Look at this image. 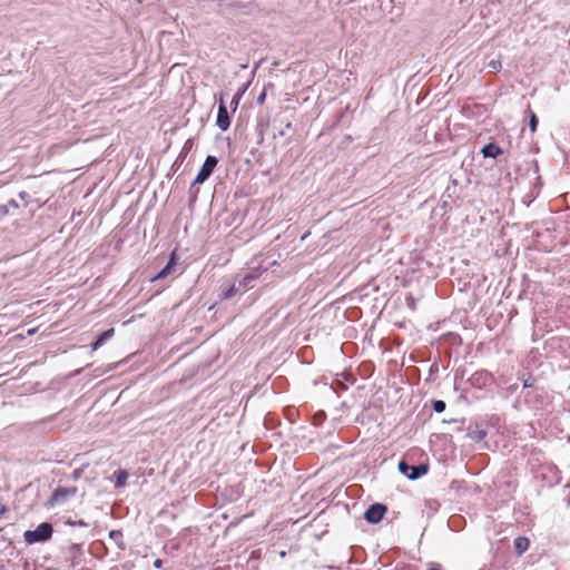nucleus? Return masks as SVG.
I'll return each mask as SVG.
<instances>
[{
    "mask_svg": "<svg viewBox=\"0 0 570 570\" xmlns=\"http://www.w3.org/2000/svg\"><path fill=\"white\" fill-rule=\"evenodd\" d=\"M52 531V525L48 522H43L39 524L35 530L26 531L23 538L29 544H32L50 539Z\"/></svg>",
    "mask_w": 570,
    "mask_h": 570,
    "instance_id": "f257e3e1",
    "label": "nucleus"
},
{
    "mask_svg": "<svg viewBox=\"0 0 570 570\" xmlns=\"http://www.w3.org/2000/svg\"><path fill=\"white\" fill-rule=\"evenodd\" d=\"M218 164V159L215 156L208 155L200 167L196 178L194 179L191 187L198 184H204L213 174L215 167Z\"/></svg>",
    "mask_w": 570,
    "mask_h": 570,
    "instance_id": "f03ea898",
    "label": "nucleus"
},
{
    "mask_svg": "<svg viewBox=\"0 0 570 570\" xmlns=\"http://www.w3.org/2000/svg\"><path fill=\"white\" fill-rule=\"evenodd\" d=\"M428 465L426 464H419V465H410L405 461H401L399 463V471L406 475L410 480H416L420 476L428 473Z\"/></svg>",
    "mask_w": 570,
    "mask_h": 570,
    "instance_id": "7ed1b4c3",
    "label": "nucleus"
},
{
    "mask_svg": "<svg viewBox=\"0 0 570 570\" xmlns=\"http://www.w3.org/2000/svg\"><path fill=\"white\" fill-rule=\"evenodd\" d=\"M473 389L482 390L490 389L493 383V376L487 371L475 372L469 380Z\"/></svg>",
    "mask_w": 570,
    "mask_h": 570,
    "instance_id": "20e7f679",
    "label": "nucleus"
},
{
    "mask_svg": "<svg viewBox=\"0 0 570 570\" xmlns=\"http://www.w3.org/2000/svg\"><path fill=\"white\" fill-rule=\"evenodd\" d=\"M387 508L382 503H374L364 513V519L371 523H379L385 515Z\"/></svg>",
    "mask_w": 570,
    "mask_h": 570,
    "instance_id": "39448f33",
    "label": "nucleus"
},
{
    "mask_svg": "<svg viewBox=\"0 0 570 570\" xmlns=\"http://www.w3.org/2000/svg\"><path fill=\"white\" fill-rule=\"evenodd\" d=\"M216 125L222 131H226L230 126L227 108L222 100L218 107Z\"/></svg>",
    "mask_w": 570,
    "mask_h": 570,
    "instance_id": "423d86ee",
    "label": "nucleus"
},
{
    "mask_svg": "<svg viewBox=\"0 0 570 570\" xmlns=\"http://www.w3.org/2000/svg\"><path fill=\"white\" fill-rule=\"evenodd\" d=\"M76 493V489L72 488V489H67V488H58L55 490V492L52 493L51 495V499H50V502L51 504H55V503H61L63 502L67 498L73 495Z\"/></svg>",
    "mask_w": 570,
    "mask_h": 570,
    "instance_id": "0eeeda50",
    "label": "nucleus"
},
{
    "mask_svg": "<svg viewBox=\"0 0 570 570\" xmlns=\"http://www.w3.org/2000/svg\"><path fill=\"white\" fill-rule=\"evenodd\" d=\"M481 153L484 158H497L503 154V150L497 144L489 142L482 147Z\"/></svg>",
    "mask_w": 570,
    "mask_h": 570,
    "instance_id": "6e6552de",
    "label": "nucleus"
},
{
    "mask_svg": "<svg viewBox=\"0 0 570 570\" xmlns=\"http://www.w3.org/2000/svg\"><path fill=\"white\" fill-rule=\"evenodd\" d=\"M115 334L114 328H109L102 332L97 340L91 344V350L97 351L100 346H102L108 340H110Z\"/></svg>",
    "mask_w": 570,
    "mask_h": 570,
    "instance_id": "1a4fd4ad",
    "label": "nucleus"
},
{
    "mask_svg": "<svg viewBox=\"0 0 570 570\" xmlns=\"http://www.w3.org/2000/svg\"><path fill=\"white\" fill-rule=\"evenodd\" d=\"M529 539L525 537H518L514 540V549L518 554H522L523 552H525L529 549Z\"/></svg>",
    "mask_w": 570,
    "mask_h": 570,
    "instance_id": "9d476101",
    "label": "nucleus"
},
{
    "mask_svg": "<svg viewBox=\"0 0 570 570\" xmlns=\"http://www.w3.org/2000/svg\"><path fill=\"white\" fill-rule=\"evenodd\" d=\"M466 435L471 440H473L475 442H480V441H482L487 436V432L484 430H481L478 426H475L474 429L469 428Z\"/></svg>",
    "mask_w": 570,
    "mask_h": 570,
    "instance_id": "9b49d317",
    "label": "nucleus"
},
{
    "mask_svg": "<svg viewBox=\"0 0 570 570\" xmlns=\"http://www.w3.org/2000/svg\"><path fill=\"white\" fill-rule=\"evenodd\" d=\"M175 264H176L175 256H174V254H171L169 262L166 264V266L163 269H160V272L153 279H159V278L166 277L168 274H170Z\"/></svg>",
    "mask_w": 570,
    "mask_h": 570,
    "instance_id": "f8f14e48",
    "label": "nucleus"
},
{
    "mask_svg": "<svg viewBox=\"0 0 570 570\" xmlns=\"http://www.w3.org/2000/svg\"><path fill=\"white\" fill-rule=\"evenodd\" d=\"M115 478H116V487L117 488H124L127 483V479H128V472L125 471V470H118L115 472Z\"/></svg>",
    "mask_w": 570,
    "mask_h": 570,
    "instance_id": "ddd939ff",
    "label": "nucleus"
},
{
    "mask_svg": "<svg viewBox=\"0 0 570 570\" xmlns=\"http://www.w3.org/2000/svg\"><path fill=\"white\" fill-rule=\"evenodd\" d=\"M257 277L255 272L246 274L240 281H239V287H242V291L245 292L250 287L252 281H254Z\"/></svg>",
    "mask_w": 570,
    "mask_h": 570,
    "instance_id": "4468645a",
    "label": "nucleus"
},
{
    "mask_svg": "<svg viewBox=\"0 0 570 570\" xmlns=\"http://www.w3.org/2000/svg\"><path fill=\"white\" fill-rule=\"evenodd\" d=\"M109 538L115 542V544L120 548V549H125V543H124V540H122V533L121 531L119 530H112L110 531L109 533Z\"/></svg>",
    "mask_w": 570,
    "mask_h": 570,
    "instance_id": "2eb2a0df",
    "label": "nucleus"
},
{
    "mask_svg": "<svg viewBox=\"0 0 570 570\" xmlns=\"http://www.w3.org/2000/svg\"><path fill=\"white\" fill-rule=\"evenodd\" d=\"M239 291H242V287H239V285L236 286V285L233 284V285H230V286H228V287L223 289L222 297L224 299H229Z\"/></svg>",
    "mask_w": 570,
    "mask_h": 570,
    "instance_id": "dca6fc26",
    "label": "nucleus"
},
{
    "mask_svg": "<svg viewBox=\"0 0 570 570\" xmlns=\"http://www.w3.org/2000/svg\"><path fill=\"white\" fill-rule=\"evenodd\" d=\"M193 146H194L193 139H187L183 146L179 157H181L184 159L187 156V154L191 150Z\"/></svg>",
    "mask_w": 570,
    "mask_h": 570,
    "instance_id": "f3484780",
    "label": "nucleus"
},
{
    "mask_svg": "<svg viewBox=\"0 0 570 570\" xmlns=\"http://www.w3.org/2000/svg\"><path fill=\"white\" fill-rule=\"evenodd\" d=\"M488 67H489L492 71H494V72L500 71V69H501V67H502V65H501V60H500V59H492V60H490V61L488 62Z\"/></svg>",
    "mask_w": 570,
    "mask_h": 570,
    "instance_id": "a211bd4d",
    "label": "nucleus"
},
{
    "mask_svg": "<svg viewBox=\"0 0 570 570\" xmlns=\"http://www.w3.org/2000/svg\"><path fill=\"white\" fill-rule=\"evenodd\" d=\"M537 126H538V118H537L535 114L531 111L530 120H529L530 130L532 132L535 131L537 130Z\"/></svg>",
    "mask_w": 570,
    "mask_h": 570,
    "instance_id": "6ab92c4d",
    "label": "nucleus"
},
{
    "mask_svg": "<svg viewBox=\"0 0 570 570\" xmlns=\"http://www.w3.org/2000/svg\"><path fill=\"white\" fill-rule=\"evenodd\" d=\"M433 409L435 412L441 413L445 410V402L438 400L433 402Z\"/></svg>",
    "mask_w": 570,
    "mask_h": 570,
    "instance_id": "aec40b11",
    "label": "nucleus"
},
{
    "mask_svg": "<svg viewBox=\"0 0 570 570\" xmlns=\"http://www.w3.org/2000/svg\"><path fill=\"white\" fill-rule=\"evenodd\" d=\"M242 95H243V92H238V94H237V95H235V97L233 98V101H232V102L235 105L234 109H236V108H237V105H238V102H239V99H240Z\"/></svg>",
    "mask_w": 570,
    "mask_h": 570,
    "instance_id": "412c9836",
    "label": "nucleus"
},
{
    "mask_svg": "<svg viewBox=\"0 0 570 570\" xmlns=\"http://www.w3.org/2000/svg\"><path fill=\"white\" fill-rule=\"evenodd\" d=\"M265 98H266V92H265V91H263V92L257 97V102H258L259 105L264 104Z\"/></svg>",
    "mask_w": 570,
    "mask_h": 570,
    "instance_id": "4be33fe9",
    "label": "nucleus"
},
{
    "mask_svg": "<svg viewBox=\"0 0 570 570\" xmlns=\"http://www.w3.org/2000/svg\"><path fill=\"white\" fill-rule=\"evenodd\" d=\"M334 384H337V385H338V386H341L342 389H345V390L347 389V386H343V385H341V382H340L337 379H336V380H334V381L332 382V384H331V389L335 391V390H336V387L334 386Z\"/></svg>",
    "mask_w": 570,
    "mask_h": 570,
    "instance_id": "5701e85b",
    "label": "nucleus"
},
{
    "mask_svg": "<svg viewBox=\"0 0 570 570\" xmlns=\"http://www.w3.org/2000/svg\"><path fill=\"white\" fill-rule=\"evenodd\" d=\"M154 564H155V567H157V568H158V567H160V564H161V560L157 559V560L155 561V563H154Z\"/></svg>",
    "mask_w": 570,
    "mask_h": 570,
    "instance_id": "b1692460",
    "label": "nucleus"
},
{
    "mask_svg": "<svg viewBox=\"0 0 570 570\" xmlns=\"http://www.w3.org/2000/svg\"><path fill=\"white\" fill-rule=\"evenodd\" d=\"M19 195H20V197H21V198H24V196L27 195V193H26V191H21Z\"/></svg>",
    "mask_w": 570,
    "mask_h": 570,
    "instance_id": "393cba45",
    "label": "nucleus"
},
{
    "mask_svg": "<svg viewBox=\"0 0 570 570\" xmlns=\"http://www.w3.org/2000/svg\"><path fill=\"white\" fill-rule=\"evenodd\" d=\"M10 204H11L12 206H16V207L18 206V205H17V203H16L14 200H11V202H10Z\"/></svg>",
    "mask_w": 570,
    "mask_h": 570,
    "instance_id": "a878e982",
    "label": "nucleus"
}]
</instances>
